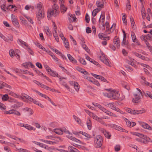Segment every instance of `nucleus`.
I'll return each instance as SVG.
<instances>
[{
  "label": "nucleus",
  "instance_id": "nucleus-62",
  "mask_svg": "<svg viewBox=\"0 0 152 152\" xmlns=\"http://www.w3.org/2000/svg\"><path fill=\"white\" fill-rule=\"evenodd\" d=\"M147 40L152 41V35L151 34H148L146 35Z\"/></svg>",
  "mask_w": 152,
  "mask_h": 152
},
{
  "label": "nucleus",
  "instance_id": "nucleus-46",
  "mask_svg": "<svg viewBox=\"0 0 152 152\" xmlns=\"http://www.w3.org/2000/svg\"><path fill=\"white\" fill-rule=\"evenodd\" d=\"M46 34H47L49 36H51L52 35L51 32L50 31L49 28L48 27L46 28V29H45Z\"/></svg>",
  "mask_w": 152,
  "mask_h": 152
},
{
  "label": "nucleus",
  "instance_id": "nucleus-5",
  "mask_svg": "<svg viewBox=\"0 0 152 152\" xmlns=\"http://www.w3.org/2000/svg\"><path fill=\"white\" fill-rule=\"evenodd\" d=\"M136 140L142 143H146L148 142H151L149 137L142 134H141L139 138H136Z\"/></svg>",
  "mask_w": 152,
  "mask_h": 152
},
{
  "label": "nucleus",
  "instance_id": "nucleus-12",
  "mask_svg": "<svg viewBox=\"0 0 152 152\" xmlns=\"http://www.w3.org/2000/svg\"><path fill=\"white\" fill-rule=\"evenodd\" d=\"M67 134H68L70 135L67 136L66 137L69 139H70L71 140H72L73 141L77 143L78 144H81V142L80 140L77 138L75 137L72 136L71 135H72V133H70L68 131L67 132Z\"/></svg>",
  "mask_w": 152,
  "mask_h": 152
},
{
  "label": "nucleus",
  "instance_id": "nucleus-57",
  "mask_svg": "<svg viewBox=\"0 0 152 152\" xmlns=\"http://www.w3.org/2000/svg\"><path fill=\"white\" fill-rule=\"evenodd\" d=\"M64 41L65 44V47L66 48H69V44L68 40H67L66 39Z\"/></svg>",
  "mask_w": 152,
  "mask_h": 152
},
{
  "label": "nucleus",
  "instance_id": "nucleus-41",
  "mask_svg": "<svg viewBox=\"0 0 152 152\" xmlns=\"http://www.w3.org/2000/svg\"><path fill=\"white\" fill-rule=\"evenodd\" d=\"M106 114L107 115H108L115 118H117L118 117L117 116L116 114L109 111L108 110V111L107 112Z\"/></svg>",
  "mask_w": 152,
  "mask_h": 152
},
{
  "label": "nucleus",
  "instance_id": "nucleus-26",
  "mask_svg": "<svg viewBox=\"0 0 152 152\" xmlns=\"http://www.w3.org/2000/svg\"><path fill=\"white\" fill-rule=\"evenodd\" d=\"M48 73H49L50 75L53 77H57L59 76V75L58 72L52 69H51V71H50Z\"/></svg>",
  "mask_w": 152,
  "mask_h": 152
},
{
  "label": "nucleus",
  "instance_id": "nucleus-14",
  "mask_svg": "<svg viewBox=\"0 0 152 152\" xmlns=\"http://www.w3.org/2000/svg\"><path fill=\"white\" fill-rule=\"evenodd\" d=\"M100 131L104 135L105 137L108 139L110 138V137L111 136L110 134L105 129L102 128H101L100 129Z\"/></svg>",
  "mask_w": 152,
  "mask_h": 152
},
{
  "label": "nucleus",
  "instance_id": "nucleus-25",
  "mask_svg": "<svg viewBox=\"0 0 152 152\" xmlns=\"http://www.w3.org/2000/svg\"><path fill=\"white\" fill-rule=\"evenodd\" d=\"M68 149L70 152H80L77 149L72 146H69Z\"/></svg>",
  "mask_w": 152,
  "mask_h": 152
},
{
  "label": "nucleus",
  "instance_id": "nucleus-24",
  "mask_svg": "<svg viewBox=\"0 0 152 152\" xmlns=\"http://www.w3.org/2000/svg\"><path fill=\"white\" fill-rule=\"evenodd\" d=\"M141 125L144 128L149 130L152 129V128L148 124L145 123L143 122H142L141 123Z\"/></svg>",
  "mask_w": 152,
  "mask_h": 152
},
{
  "label": "nucleus",
  "instance_id": "nucleus-22",
  "mask_svg": "<svg viewBox=\"0 0 152 152\" xmlns=\"http://www.w3.org/2000/svg\"><path fill=\"white\" fill-rule=\"evenodd\" d=\"M23 103L22 102H18L16 101V102L13 104L12 107L13 108H17L18 107L21 106L23 105Z\"/></svg>",
  "mask_w": 152,
  "mask_h": 152
},
{
  "label": "nucleus",
  "instance_id": "nucleus-40",
  "mask_svg": "<svg viewBox=\"0 0 152 152\" xmlns=\"http://www.w3.org/2000/svg\"><path fill=\"white\" fill-rule=\"evenodd\" d=\"M86 124L88 129L89 130L91 129V121L90 119L87 120L86 122Z\"/></svg>",
  "mask_w": 152,
  "mask_h": 152
},
{
  "label": "nucleus",
  "instance_id": "nucleus-56",
  "mask_svg": "<svg viewBox=\"0 0 152 152\" xmlns=\"http://www.w3.org/2000/svg\"><path fill=\"white\" fill-rule=\"evenodd\" d=\"M140 39L142 40H143L145 42H146V41H148L147 38L146 37V35H142L140 37Z\"/></svg>",
  "mask_w": 152,
  "mask_h": 152
},
{
  "label": "nucleus",
  "instance_id": "nucleus-38",
  "mask_svg": "<svg viewBox=\"0 0 152 152\" xmlns=\"http://www.w3.org/2000/svg\"><path fill=\"white\" fill-rule=\"evenodd\" d=\"M1 8L2 10L4 12L6 11L7 10H8L9 8L7 7L5 4H3L1 5Z\"/></svg>",
  "mask_w": 152,
  "mask_h": 152
},
{
  "label": "nucleus",
  "instance_id": "nucleus-20",
  "mask_svg": "<svg viewBox=\"0 0 152 152\" xmlns=\"http://www.w3.org/2000/svg\"><path fill=\"white\" fill-rule=\"evenodd\" d=\"M40 140L41 141L43 142L46 144L51 145H53L56 144L57 143V142L55 141H52L48 140H46L43 139H40Z\"/></svg>",
  "mask_w": 152,
  "mask_h": 152
},
{
  "label": "nucleus",
  "instance_id": "nucleus-11",
  "mask_svg": "<svg viewBox=\"0 0 152 152\" xmlns=\"http://www.w3.org/2000/svg\"><path fill=\"white\" fill-rule=\"evenodd\" d=\"M36 16L38 20L39 21L38 23L40 24V20L44 17L45 12L43 11H39L38 13L36 15Z\"/></svg>",
  "mask_w": 152,
  "mask_h": 152
},
{
  "label": "nucleus",
  "instance_id": "nucleus-44",
  "mask_svg": "<svg viewBox=\"0 0 152 152\" xmlns=\"http://www.w3.org/2000/svg\"><path fill=\"white\" fill-rule=\"evenodd\" d=\"M59 67L61 68L62 70L64 73L67 74L68 75L69 74V72H68L67 70L64 67L61 66V65H59Z\"/></svg>",
  "mask_w": 152,
  "mask_h": 152
},
{
  "label": "nucleus",
  "instance_id": "nucleus-63",
  "mask_svg": "<svg viewBox=\"0 0 152 152\" xmlns=\"http://www.w3.org/2000/svg\"><path fill=\"white\" fill-rule=\"evenodd\" d=\"M6 108V106L4 104L0 102V108L1 110H4Z\"/></svg>",
  "mask_w": 152,
  "mask_h": 152
},
{
  "label": "nucleus",
  "instance_id": "nucleus-2",
  "mask_svg": "<svg viewBox=\"0 0 152 152\" xmlns=\"http://www.w3.org/2000/svg\"><path fill=\"white\" fill-rule=\"evenodd\" d=\"M59 13L58 6L54 4L51 8L48 9L47 12V17L50 18L52 16L56 17L58 15Z\"/></svg>",
  "mask_w": 152,
  "mask_h": 152
},
{
  "label": "nucleus",
  "instance_id": "nucleus-33",
  "mask_svg": "<svg viewBox=\"0 0 152 152\" xmlns=\"http://www.w3.org/2000/svg\"><path fill=\"white\" fill-rule=\"evenodd\" d=\"M14 145L15 147V145ZM15 147L16 148V150L17 151L20 152H29L26 149H24L20 148H16V147Z\"/></svg>",
  "mask_w": 152,
  "mask_h": 152
},
{
  "label": "nucleus",
  "instance_id": "nucleus-54",
  "mask_svg": "<svg viewBox=\"0 0 152 152\" xmlns=\"http://www.w3.org/2000/svg\"><path fill=\"white\" fill-rule=\"evenodd\" d=\"M82 46L83 48L85 49L87 52L88 53L89 52L90 50L85 44H82Z\"/></svg>",
  "mask_w": 152,
  "mask_h": 152
},
{
  "label": "nucleus",
  "instance_id": "nucleus-37",
  "mask_svg": "<svg viewBox=\"0 0 152 152\" xmlns=\"http://www.w3.org/2000/svg\"><path fill=\"white\" fill-rule=\"evenodd\" d=\"M21 96V98L22 96L25 97V98L27 99L28 100H29L30 101L31 100H33V98H32L31 97H30L28 95L25 94L23 93L22 94V96Z\"/></svg>",
  "mask_w": 152,
  "mask_h": 152
},
{
  "label": "nucleus",
  "instance_id": "nucleus-8",
  "mask_svg": "<svg viewBox=\"0 0 152 152\" xmlns=\"http://www.w3.org/2000/svg\"><path fill=\"white\" fill-rule=\"evenodd\" d=\"M108 107L111 109L116 111L121 114H124V113L118 107H116L114 104L113 103H109L107 104Z\"/></svg>",
  "mask_w": 152,
  "mask_h": 152
},
{
  "label": "nucleus",
  "instance_id": "nucleus-4",
  "mask_svg": "<svg viewBox=\"0 0 152 152\" xmlns=\"http://www.w3.org/2000/svg\"><path fill=\"white\" fill-rule=\"evenodd\" d=\"M109 98L111 99L118 100L121 99V95L119 92L115 90L110 91Z\"/></svg>",
  "mask_w": 152,
  "mask_h": 152
},
{
  "label": "nucleus",
  "instance_id": "nucleus-55",
  "mask_svg": "<svg viewBox=\"0 0 152 152\" xmlns=\"http://www.w3.org/2000/svg\"><path fill=\"white\" fill-rule=\"evenodd\" d=\"M92 83H93L94 84L98 86H100V85L99 82L96 80H95L94 79L92 81Z\"/></svg>",
  "mask_w": 152,
  "mask_h": 152
},
{
  "label": "nucleus",
  "instance_id": "nucleus-60",
  "mask_svg": "<svg viewBox=\"0 0 152 152\" xmlns=\"http://www.w3.org/2000/svg\"><path fill=\"white\" fill-rule=\"evenodd\" d=\"M23 73H24V74H29V75H30L32 76L34 75V74H33V73L32 72H31L28 70H26L23 71Z\"/></svg>",
  "mask_w": 152,
  "mask_h": 152
},
{
  "label": "nucleus",
  "instance_id": "nucleus-21",
  "mask_svg": "<svg viewBox=\"0 0 152 152\" xmlns=\"http://www.w3.org/2000/svg\"><path fill=\"white\" fill-rule=\"evenodd\" d=\"M64 60H66L67 61H70L73 63H75L77 61L74 58H63Z\"/></svg>",
  "mask_w": 152,
  "mask_h": 152
},
{
  "label": "nucleus",
  "instance_id": "nucleus-3",
  "mask_svg": "<svg viewBox=\"0 0 152 152\" xmlns=\"http://www.w3.org/2000/svg\"><path fill=\"white\" fill-rule=\"evenodd\" d=\"M134 96L135 97V99H133V102L134 103H138L139 101L142 96L140 90L139 88H137L134 92Z\"/></svg>",
  "mask_w": 152,
  "mask_h": 152
},
{
  "label": "nucleus",
  "instance_id": "nucleus-28",
  "mask_svg": "<svg viewBox=\"0 0 152 152\" xmlns=\"http://www.w3.org/2000/svg\"><path fill=\"white\" fill-rule=\"evenodd\" d=\"M23 65L25 68H27L29 65H30L31 68L34 67V65L31 62H25L23 64Z\"/></svg>",
  "mask_w": 152,
  "mask_h": 152
},
{
  "label": "nucleus",
  "instance_id": "nucleus-49",
  "mask_svg": "<svg viewBox=\"0 0 152 152\" xmlns=\"http://www.w3.org/2000/svg\"><path fill=\"white\" fill-rule=\"evenodd\" d=\"M9 94H10L11 96L17 98H21V96H19V95H18L17 94H15L14 93H13L12 92H10L9 93Z\"/></svg>",
  "mask_w": 152,
  "mask_h": 152
},
{
  "label": "nucleus",
  "instance_id": "nucleus-58",
  "mask_svg": "<svg viewBox=\"0 0 152 152\" xmlns=\"http://www.w3.org/2000/svg\"><path fill=\"white\" fill-rule=\"evenodd\" d=\"M14 110L13 109L9 110L8 111H5L4 112V114H13Z\"/></svg>",
  "mask_w": 152,
  "mask_h": 152
},
{
  "label": "nucleus",
  "instance_id": "nucleus-10",
  "mask_svg": "<svg viewBox=\"0 0 152 152\" xmlns=\"http://www.w3.org/2000/svg\"><path fill=\"white\" fill-rule=\"evenodd\" d=\"M105 18V13L104 12L102 13V14L101 15L100 17L99 20V25L100 26V25H102V27H101L102 30H104L105 29V27L104 24V20Z\"/></svg>",
  "mask_w": 152,
  "mask_h": 152
},
{
  "label": "nucleus",
  "instance_id": "nucleus-17",
  "mask_svg": "<svg viewBox=\"0 0 152 152\" xmlns=\"http://www.w3.org/2000/svg\"><path fill=\"white\" fill-rule=\"evenodd\" d=\"M124 120L126 122L127 126L129 127H132L135 126L136 124V123L135 122L132 121L130 122L129 120L126 118H124Z\"/></svg>",
  "mask_w": 152,
  "mask_h": 152
},
{
  "label": "nucleus",
  "instance_id": "nucleus-15",
  "mask_svg": "<svg viewBox=\"0 0 152 152\" xmlns=\"http://www.w3.org/2000/svg\"><path fill=\"white\" fill-rule=\"evenodd\" d=\"M92 104L95 106L99 108L101 110L105 113L106 114L107 113L108 111V110L106 109L105 108L100 105L99 104L97 103H92Z\"/></svg>",
  "mask_w": 152,
  "mask_h": 152
},
{
  "label": "nucleus",
  "instance_id": "nucleus-39",
  "mask_svg": "<svg viewBox=\"0 0 152 152\" xmlns=\"http://www.w3.org/2000/svg\"><path fill=\"white\" fill-rule=\"evenodd\" d=\"M9 88H10V86L8 85L7 84L4 82H2L0 83V89H2L4 88V86H7Z\"/></svg>",
  "mask_w": 152,
  "mask_h": 152
},
{
  "label": "nucleus",
  "instance_id": "nucleus-7",
  "mask_svg": "<svg viewBox=\"0 0 152 152\" xmlns=\"http://www.w3.org/2000/svg\"><path fill=\"white\" fill-rule=\"evenodd\" d=\"M126 111L132 114H141L145 112L144 110H133L130 108H127Z\"/></svg>",
  "mask_w": 152,
  "mask_h": 152
},
{
  "label": "nucleus",
  "instance_id": "nucleus-53",
  "mask_svg": "<svg viewBox=\"0 0 152 152\" xmlns=\"http://www.w3.org/2000/svg\"><path fill=\"white\" fill-rule=\"evenodd\" d=\"M130 133L134 135H135L138 137H139L141 135V134L136 132H131Z\"/></svg>",
  "mask_w": 152,
  "mask_h": 152
},
{
  "label": "nucleus",
  "instance_id": "nucleus-52",
  "mask_svg": "<svg viewBox=\"0 0 152 152\" xmlns=\"http://www.w3.org/2000/svg\"><path fill=\"white\" fill-rule=\"evenodd\" d=\"M84 78L86 79L87 80L91 82V83L92 82V81L94 80V79L93 77H91L87 76H85L84 77Z\"/></svg>",
  "mask_w": 152,
  "mask_h": 152
},
{
  "label": "nucleus",
  "instance_id": "nucleus-29",
  "mask_svg": "<svg viewBox=\"0 0 152 152\" xmlns=\"http://www.w3.org/2000/svg\"><path fill=\"white\" fill-rule=\"evenodd\" d=\"M60 9L61 12L63 13L65 12L67 10V8L65 6L64 4H61Z\"/></svg>",
  "mask_w": 152,
  "mask_h": 152
},
{
  "label": "nucleus",
  "instance_id": "nucleus-13",
  "mask_svg": "<svg viewBox=\"0 0 152 152\" xmlns=\"http://www.w3.org/2000/svg\"><path fill=\"white\" fill-rule=\"evenodd\" d=\"M33 82L38 85L39 86L41 87L42 88H45L47 90H51V89H50V88L46 86L43 84H42L41 83H40L39 82L36 80H34L33 81Z\"/></svg>",
  "mask_w": 152,
  "mask_h": 152
},
{
  "label": "nucleus",
  "instance_id": "nucleus-6",
  "mask_svg": "<svg viewBox=\"0 0 152 152\" xmlns=\"http://www.w3.org/2000/svg\"><path fill=\"white\" fill-rule=\"evenodd\" d=\"M102 138L100 135H98L96 136L94 140L95 146L96 148L100 147L102 144Z\"/></svg>",
  "mask_w": 152,
  "mask_h": 152
},
{
  "label": "nucleus",
  "instance_id": "nucleus-47",
  "mask_svg": "<svg viewBox=\"0 0 152 152\" xmlns=\"http://www.w3.org/2000/svg\"><path fill=\"white\" fill-rule=\"evenodd\" d=\"M42 7V4L40 2L39 3L37 4V8L38 9V10L39 11H43L41 10Z\"/></svg>",
  "mask_w": 152,
  "mask_h": 152
},
{
  "label": "nucleus",
  "instance_id": "nucleus-59",
  "mask_svg": "<svg viewBox=\"0 0 152 152\" xmlns=\"http://www.w3.org/2000/svg\"><path fill=\"white\" fill-rule=\"evenodd\" d=\"M75 83L76 84H75V85L74 88L76 91L78 92L80 88V86L77 82V83Z\"/></svg>",
  "mask_w": 152,
  "mask_h": 152
},
{
  "label": "nucleus",
  "instance_id": "nucleus-51",
  "mask_svg": "<svg viewBox=\"0 0 152 152\" xmlns=\"http://www.w3.org/2000/svg\"><path fill=\"white\" fill-rule=\"evenodd\" d=\"M79 61L81 64L83 65H86V64L85 60L83 58H80L79 59Z\"/></svg>",
  "mask_w": 152,
  "mask_h": 152
},
{
  "label": "nucleus",
  "instance_id": "nucleus-16",
  "mask_svg": "<svg viewBox=\"0 0 152 152\" xmlns=\"http://www.w3.org/2000/svg\"><path fill=\"white\" fill-rule=\"evenodd\" d=\"M113 43L116 45L118 48H119L120 45V42L119 38L116 36L113 39Z\"/></svg>",
  "mask_w": 152,
  "mask_h": 152
},
{
  "label": "nucleus",
  "instance_id": "nucleus-36",
  "mask_svg": "<svg viewBox=\"0 0 152 152\" xmlns=\"http://www.w3.org/2000/svg\"><path fill=\"white\" fill-rule=\"evenodd\" d=\"M87 59L90 62L96 65H99V63L97 62L92 58H87Z\"/></svg>",
  "mask_w": 152,
  "mask_h": 152
},
{
  "label": "nucleus",
  "instance_id": "nucleus-27",
  "mask_svg": "<svg viewBox=\"0 0 152 152\" xmlns=\"http://www.w3.org/2000/svg\"><path fill=\"white\" fill-rule=\"evenodd\" d=\"M30 101L33 102L34 104L37 105L42 108H44V106L43 105H42L41 103H39L38 101H36L33 99V100H31Z\"/></svg>",
  "mask_w": 152,
  "mask_h": 152
},
{
  "label": "nucleus",
  "instance_id": "nucleus-35",
  "mask_svg": "<svg viewBox=\"0 0 152 152\" xmlns=\"http://www.w3.org/2000/svg\"><path fill=\"white\" fill-rule=\"evenodd\" d=\"M144 94L146 97H148L152 99V94L150 92L147 91Z\"/></svg>",
  "mask_w": 152,
  "mask_h": 152
},
{
  "label": "nucleus",
  "instance_id": "nucleus-19",
  "mask_svg": "<svg viewBox=\"0 0 152 152\" xmlns=\"http://www.w3.org/2000/svg\"><path fill=\"white\" fill-rule=\"evenodd\" d=\"M100 60L106 65L109 66L110 65V61L108 58H100Z\"/></svg>",
  "mask_w": 152,
  "mask_h": 152
},
{
  "label": "nucleus",
  "instance_id": "nucleus-18",
  "mask_svg": "<svg viewBox=\"0 0 152 152\" xmlns=\"http://www.w3.org/2000/svg\"><path fill=\"white\" fill-rule=\"evenodd\" d=\"M11 18L12 19V22L15 25L18 26L19 25V23L17 20V19L15 17V15L13 14L11 15Z\"/></svg>",
  "mask_w": 152,
  "mask_h": 152
},
{
  "label": "nucleus",
  "instance_id": "nucleus-42",
  "mask_svg": "<svg viewBox=\"0 0 152 152\" xmlns=\"http://www.w3.org/2000/svg\"><path fill=\"white\" fill-rule=\"evenodd\" d=\"M114 129L118 131L122 132L124 131L123 129L121 127L116 125H115ZM124 130L125 129H124Z\"/></svg>",
  "mask_w": 152,
  "mask_h": 152
},
{
  "label": "nucleus",
  "instance_id": "nucleus-9",
  "mask_svg": "<svg viewBox=\"0 0 152 152\" xmlns=\"http://www.w3.org/2000/svg\"><path fill=\"white\" fill-rule=\"evenodd\" d=\"M20 51L17 49H15V50H13V49H11L9 51L10 55L11 57L14 56H15L16 57H20Z\"/></svg>",
  "mask_w": 152,
  "mask_h": 152
},
{
  "label": "nucleus",
  "instance_id": "nucleus-43",
  "mask_svg": "<svg viewBox=\"0 0 152 152\" xmlns=\"http://www.w3.org/2000/svg\"><path fill=\"white\" fill-rule=\"evenodd\" d=\"M73 117L75 120L79 124H80L81 123V120L78 118L75 115H73Z\"/></svg>",
  "mask_w": 152,
  "mask_h": 152
},
{
  "label": "nucleus",
  "instance_id": "nucleus-23",
  "mask_svg": "<svg viewBox=\"0 0 152 152\" xmlns=\"http://www.w3.org/2000/svg\"><path fill=\"white\" fill-rule=\"evenodd\" d=\"M141 125L144 128L149 130L152 129V128L148 124L145 123L143 122H142L141 123Z\"/></svg>",
  "mask_w": 152,
  "mask_h": 152
},
{
  "label": "nucleus",
  "instance_id": "nucleus-64",
  "mask_svg": "<svg viewBox=\"0 0 152 152\" xmlns=\"http://www.w3.org/2000/svg\"><path fill=\"white\" fill-rule=\"evenodd\" d=\"M8 99V96L7 94H5L4 95L2 98V99L3 101H6Z\"/></svg>",
  "mask_w": 152,
  "mask_h": 152
},
{
  "label": "nucleus",
  "instance_id": "nucleus-32",
  "mask_svg": "<svg viewBox=\"0 0 152 152\" xmlns=\"http://www.w3.org/2000/svg\"><path fill=\"white\" fill-rule=\"evenodd\" d=\"M24 127L29 130H35V129L31 125H28L27 124H25Z\"/></svg>",
  "mask_w": 152,
  "mask_h": 152
},
{
  "label": "nucleus",
  "instance_id": "nucleus-34",
  "mask_svg": "<svg viewBox=\"0 0 152 152\" xmlns=\"http://www.w3.org/2000/svg\"><path fill=\"white\" fill-rule=\"evenodd\" d=\"M141 12L142 13V18L144 19L145 17L146 14L145 8H144V7H142L141 9Z\"/></svg>",
  "mask_w": 152,
  "mask_h": 152
},
{
  "label": "nucleus",
  "instance_id": "nucleus-61",
  "mask_svg": "<svg viewBox=\"0 0 152 152\" xmlns=\"http://www.w3.org/2000/svg\"><path fill=\"white\" fill-rule=\"evenodd\" d=\"M85 19L87 23H89L90 20L89 17L87 13L86 14L85 17Z\"/></svg>",
  "mask_w": 152,
  "mask_h": 152
},
{
  "label": "nucleus",
  "instance_id": "nucleus-48",
  "mask_svg": "<svg viewBox=\"0 0 152 152\" xmlns=\"http://www.w3.org/2000/svg\"><path fill=\"white\" fill-rule=\"evenodd\" d=\"M96 4L97 7L98 8H102L104 6V4H101L100 2L99 1H97L96 2Z\"/></svg>",
  "mask_w": 152,
  "mask_h": 152
},
{
  "label": "nucleus",
  "instance_id": "nucleus-45",
  "mask_svg": "<svg viewBox=\"0 0 152 152\" xmlns=\"http://www.w3.org/2000/svg\"><path fill=\"white\" fill-rule=\"evenodd\" d=\"M53 50L57 54H58L59 55L61 56V57H64V55L61 52L59 51L58 50L55 49H53Z\"/></svg>",
  "mask_w": 152,
  "mask_h": 152
},
{
  "label": "nucleus",
  "instance_id": "nucleus-1",
  "mask_svg": "<svg viewBox=\"0 0 152 152\" xmlns=\"http://www.w3.org/2000/svg\"><path fill=\"white\" fill-rule=\"evenodd\" d=\"M85 110V112L88 113L89 116L92 117L94 119L99 122L102 124L106 126H108L111 128H114L115 124H106L104 121L102 120V119L101 118L98 117L94 113L90 112L88 110Z\"/></svg>",
  "mask_w": 152,
  "mask_h": 152
},
{
  "label": "nucleus",
  "instance_id": "nucleus-31",
  "mask_svg": "<svg viewBox=\"0 0 152 152\" xmlns=\"http://www.w3.org/2000/svg\"><path fill=\"white\" fill-rule=\"evenodd\" d=\"M54 132L56 134L61 135L63 134V129H56L54 130Z\"/></svg>",
  "mask_w": 152,
  "mask_h": 152
},
{
  "label": "nucleus",
  "instance_id": "nucleus-50",
  "mask_svg": "<svg viewBox=\"0 0 152 152\" xmlns=\"http://www.w3.org/2000/svg\"><path fill=\"white\" fill-rule=\"evenodd\" d=\"M131 35L132 41L133 42H134L135 40L137 39L136 38V36L135 35L134 33L133 32L132 33L131 32Z\"/></svg>",
  "mask_w": 152,
  "mask_h": 152
},
{
  "label": "nucleus",
  "instance_id": "nucleus-30",
  "mask_svg": "<svg viewBox=\"0 0 152 152\" xmlns=\"http://www.w3.org/2000/svg\"><path fill=\"white\" fill-rule=\"evenodd\" d=\"M79 133L85 136L86 137V138L87 139H88L91 137V135L85 132L80 131L79 132Z\"/></svg>",
  "mask_w": 152,
  "mask_h": 152
}]
</instances>
